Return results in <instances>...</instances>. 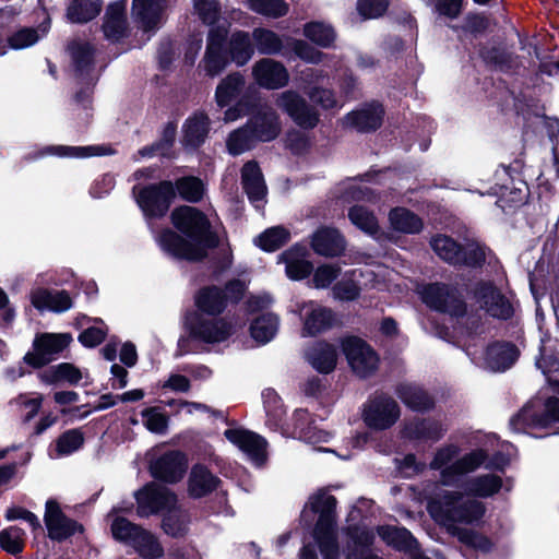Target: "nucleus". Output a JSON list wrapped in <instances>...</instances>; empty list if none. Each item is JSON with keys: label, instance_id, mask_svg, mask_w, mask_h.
<instances>
[{"label": "nucleus", "instance_id": "680f3d73", "mask_svg": "<svg viewBox=\"0 0 559 559\" xmlns=\"http://www.w3.org/2000/svg\"><path fill=\"white\" fill-rule=\"evenodd\" d=\"M250 9L263 16L280 19L289 11V5L284 0H248Z\"/></svg>", "mask_w": 559, "mask_h": 559}, {"label": "nucleus", "instance_id": "13d9d810", "mask_svg": "<svg viewBox=\"0 0 559 559\" xmlns=\"http://www.w3.org/2000/svg\"><path fill=\"white\" fill-rule=\"evenodd\" d=\"M144 427L153 433L165 435L169 426V416L158 406H150L141 412Z\"/></svg>", "mask_w": 559, "mask_h": 559}, {"label": "nucleus", "instance_id": "052dcab7", "mask_svg": "<svg viewBox=\"0 0 559 559\" xmlns=\"http://www.w3.org/2000/svg\"><path fill=\"white\" fill-rule=\"evenodd\" d=\"M141 528V525L135 524L123 516H117L110 525L112 537L129 546H131Z\"/></svg>", "mask_w": 559, "mask_h": 559}, {"label": "nucleus", "instance_id": "6e6552de", "mask_svg": "<svg viewBox=\"0 0 559 559\" xmlns=\"http://www.w3.org/2000/svg\"><path fill=\"white\" fill-rule=\"evenodd\" d=\"M341 350L353 372L360 379H368L379 369L380 356L364 338L347 335L341 338Z\"/></svg>", "mask_w": 559, "mask_h": 559}, {"label": "nucleus", "instance_id": "2eb2a0df", "mask_svg": "<svg viewBox=\"0 0 559 559\" xmlns=\"http://www.w3.org/2000/svg\"><path fill=\"white\" fill-rule=\"evenodd\" d=\"M44 522L48 531V537L59 543L84 530L82 524L64 514L59 502L55 499L46 501Z\"/></svg>", "mask_w": 559, "mask_h": 559}, {"label": "nucleus", "instance_id": "de8ad7c7", "mask_svg": "<svg viewBox=\"0 0 559 559\" xmlns=\"http://www.w3.org/2000/svg\"><path fill=\"white\" fill-rule=\"evenodd\" d=\"M350 223L367 235L374 236L379 231V222L374 213L365 205L355 204L347 213Z\"/></svg>", "mask_w": 559, "mask_h": 559}, {"label": "nucleus", "instance_id": "6ab92c4d", "mask_svg": "<svg viewBox=\"0 0 559 559\" xmlns=\"http://www.w3.org/2000/svg\"><path fill=\"white\" fill-rule=\"evenodd\" d=\"M225 438L247 453L254 462L263 463L266 460V440L260 435L238 428L224 431Z\"/></svg>", "mask_w": 559, "mask_h": 559}, {"label": "nucleus", "instance_id": "412c9836", "mask_svg": "<svg viewBox=\"0 0 559 559\" xmlns=\"http://www.w3.org/2000/svg\"><path fill=\"white\" fill-rule=\"evenodd\" d=\"M246 123L257 142H271L281 133L280 117L271 108L252 111Z\"/></svg>", "mask_w": 559, "mask_h": 559}, {"label": "nucleus", "instance_id": "8fccbe9b", "mask_svg": "<svg viewBox=\"0 0 559 559\" xmlns=\"http://www.w3.org/2000/svg\"><path fill=\"white\" fill-rule=\"evenodd\" d=\"M290 240V233L284 226H273L262 231L255 245L265 252H274L284 247Z\"/></svg>", "mask_w": 559, "mask_h": 559}, {"label": "nucleus", "instance_id": "9d476101", "mask_svg": "<svg viewBox=\"0 0 559 559\" xmlns=\"http://www.w3.org/2000/svg\"><path fill=\"white\" fill-rule=\"evenodd\" d=\"M401 409L396 401L386 393H376L364 404L362 419L374 430L391 428L400 418Z\"/></svg>", "mask_w": 559, "mask_h": 559}, {"label": "nucleus", "instance_id": "cd10ccee", "mask_svg": "<svg viewBox=\"0 0 559 559\" xmlns=\"http://www.w3.org/2000/svg\"><path fill=\"white\" fill-rule=\"evenodd\" d=\"M71 57L74 76L83 80L88 76L95 68L96 48L90 41L73 40L68 45Z\"/></svg>", "mask_w": 559, "mask_h": 559}, {"label": "nucleus", "instance_id": "473e14b6", "mask_svg": "<svg viewBox=\"0 0 559 559\" xmlns=\"http://www.w3.org/2000/svg\"><path fill=\"white\" fill-rule=\"evenodd\" d=\"M163 0H133L132 11L140 27L145 32H156L159 28Z\"/></svg>", "mask_w": 559, "mask_h": 559}, {"label": "nucleus", "instance_id": "a878e982", "mask_svg": "<svg viewBox=\"0 0 559 559\" xmlns=\"http://www.w3.org/2000/svg\"><path fill=\"white\" fill-rule=\"evenodd\" d=\"M510 185L496 183L490 188V194L498 198L496 203L503 212L521 207L527 203L530 197V188L525 181H520V187H516L513 179H510Z\"/></svg>", "mask_w": 559, "mask_h": 559}, {"label": "nucleus", "instance_id": "5fc2aeb1", "mask_svg": "<svg viewBox=\"0 0 559 559\" xmlns=\"http://www.w3.org/2000/svg\"><path fill=\"white\" fill-rule=\"evenodd\" d=\"M84 442L85 437L80 428L68 429L56 439L55 450L58 456H68L79 451Z\"/></svg>", "mask_w": 559, "mask_h": 559}, {"label": "nucleus", "instance_id": "bf43d9fd", "mask_svg": "<svg viewBox=\"0 0 559 559\" xmlns=\"http://www.w3.org/2000/svg\"><path fill=\"white\" fill-rule=\"evenodd\" d=\"M262 400L267 420L278 425L286 414L282 397L273 388H266L262 391Z\"/></svg>", "mask_w": 559, "mask_h": 559}, {"label": "nucleus", "instance_id": "7c9ffc66", "mask_svg": "<svg viewBox=\"0 0 559 559\" xmlns=\"http://www.w3.org/2000/svg\"><path fill=\"white\" fill-rule=\"evenodd\" d=\"M105 38L112 44L120 43L128 37V22L124 7L112 3L108 7L106 17L102 25Z\"/></svg>", "mask_w": 559, "mask_h": 559}, {"label": "nucleus", "instance_id": "3c124183", "mask_svg": "<svg viewBox=\"0 0 559 559\" xmlns=\"http://www.w3.org/2000/svg\"><path fill=\"white\" fill-rule=\"evenodd\" d=\"M453 535L466 547L483 554L491 552L495 547L493 542L488 536L473 528L455 527Z\"/></svg>", "mask_w": 559, "mask_h": 559}, {"label": "nucleus", "instance_id": "4be33fe9", "mask_svg": "<svg viewBox=\"0 0 559 559\" xmlns=\"http://www.w3.org/2000/svg\"><path fill=\"white\" fill-rule=\"evenodd\" d=\"M211 131V120L204 111H195L182 124V145L185 148L199 150L205 143Z\"/></svg>", "mask_w": 559, "mask_h": 559}, {"label": "nucleus", "instance_id": "c9c22d12", "mask_svg": "<svg viewBox=\"0 0 559 559\" xmlns=\"http://www.w3.org/2000/svg\"><path fill=\"white\" fill-rule=\"evenodd\" d=\"M304 248L295 245L281 254V260L285 263V272L288 278L293 281H302L313 272V264L302 259Z\"/></svg>", "mask_w": 559, "mask_h": 559}, {"label": "nucleus", "instance_id": "dca6fc26", "mask_svg": "<svg viewBox=\"0 0 559 559\" xmlns=\"http://www.w3.org/2000/svg\"><path fill=\"white\" fill-rule=\"evenodd\" d=\"M254 82L265 90H280L289 82V73L286 67L272 58H262L252 67Z\"/></svg>", "mask_w": 559, "mask_h": 559}, {"label": "nucleus", "instance_id": "49530a36", "mask_svg": "<svg viewBox=\"0 0 559 559\" xmlns=\"http://www.w3.org/2000/svg\"><path fill=\"white\" fill-rule=\"evenodd\" d=\"M503 486L502 478L496 474H484L468 480L467 491L477 498H489L497 495Z\"/></svg>", "mask_w": 559, "mask_h": 559}, {"label": "nucleus", "instance_id": "72a5a7b5", "mask_svg": "<svg viewBox=\"0 0 559 559\" xmlns=\"http://www.w3.org/2000/svg\"><path fill=\"white\" fill-rule=\"evenodd\" d=\"M190 522L189 511L177 502L163 512L160 527L166 535L173 538H182L189 532Z\"/></svg>", "mask_w": 559, "mask_h": 559}, {"label": "nucleus", "instance_id": "58836bf2", "mask_svg": "<svg viewBox=\"0 0 559 559\" xmlns=\"http://www.w3.org/2000/svg\"><path fill=\"white\" fill-rule=\"evenodd\" d=\"M245 84V78L240 72L229 73L222 79L215 90V102L217 106L225 108L235 100H238Z\"/></svg>", "mask_w": 559, "mask_h": 559}, {"label": "nucleus", "instance_id": "20e7f679", "mask_svg": "<svg viewBox=\"0 0 559 559\" xmlns=\"http://www.w3.org/2000/svg\"><path fill=\"white\" fill-rule=\"evenodd\" d=\"M427 510L436 521L444 524H474L485 516L486 506L476 499L463 500L459 491H444L440 498L428 502Z\"/></svg>", "mask_w": 559, "mask_h": 559}, {"label": "nucleus", "instance_id": "6e6d98bb", "mask_svg": "<svg viewBox=\"0 0 559 559\" xmlns=\"http://www.w3.org/2000/svg\"><path fill=\"white\" fill-rule=\"evenodd\" d=\"M257 142L248 124L245 123L242 127L234 130L227 139L228 152L234 155H240L251 150Z\"/></svg>", "mask_w": 559, "mask_h": 559}, {"label": "nucleus", "instance_id": "e433bc0d", "mask_svg": "<svg viewBox=\"0 0 559 559\" xmlns=\"http://www.w3.org/2000/svg\"><path fill=\"white\" fill-rule=\"evenodd\" d=\"M115 150L110 145H87V146H68L50 145L36 154L35 157H41L46 154H52L59 157L85 158L92 156L111 155Z\"/></svg>", "mask_w": 559, "mask_h": 559}, {"label": "nucleus", "instance_id": "603ef678", "mask_svg": "<svg viewBox=\"0 0 559 559\" xmlns=\"http://www.w3.org/2000/svg\"><path fill=\"white\" fill-rule=\"evenodd\" d=\"M304 35L311 43L322 48L332 47L336 38L335 31L331 25L316 21L305 24Z\"/></svg>", "mask_w": 559, "mask_h": 559}, {"label": "nucleus", "instance_id": "423d86ee", "mask_svg": "<svg viewBox=\"0 0 559 559\" xmlns=\"http://www.w3.org/2000/svg\"><path fill=\"white\" fill-rule=\"evenodd\" d=\"M539 401L526 403L509 420L513 432L523 433L528 429H547L559 423V397H547L542 407Z\"/></svg>", "mask_w": 559, "mask_h": 559}, {"label": "nucleus", "instance_id": "774afa93", "mask_svg": "<svg viewBox=\"0 0 559 559\" xmlns=\"http://www.w3.org/2000/svg\"><path fill=\"white\" fill-rule=\"evenodd\" d=\"M472 293L475 300L486 310L489 304L496 299V294H499L500 289L493 282L480 280L475 284Z\"/></svg>", "mask_w": 559, "mask_h": 559}, {"label": "nucleus", "instance_id": "4d7b16f0", "mask_svg": "<svg viewBox=\"0 0 559 559\" xmlns=\"http://www.w3.org/2000/svg\"><path fill=\"white\" fill-rule=\"evenodd\" d=\"M0 547L12 556H19L25 547V532L19 526H10L0 532Z\"/></svg>", "mask_w": 559, "mask_h": 559}, {"label": "nucleus", "instance_id": "7ed1b4c3", "mask_svg": "<svg viewBox=\"0 0 559 559\" xmlns=\"http://www.w3.org/2000/svg\"><path fill=\"white\" fill-rule=\"evenodd\" d=\"M429 243L439 259L459 269L483 270L487 262L491 263V258L496 259L495 252L476 239H466L462 243L449 235L437 234Z\"/></svg>", "mask_w": 559, "mask_h": 559}, {"label": "nucleus", "instance_id": "f704fd0d", "mask_svg": "<svg viewBox=\"0 0 559 559\" xmlns=\"http://www.w3.org/2000/svg\"><path fill=\"white\" fill-rule=\"evenodd\" d=\"M241 183L249 201H261L266 195L264 178L255 160L247 162L241 169Z\"/></svg>", "mask_w": 559, "mask_h": 559}, {"label": "nucleus", "instance_id": "37998d69", "mask_svg": "<svg viewBox=\"0 0 559 559\" xmlns=\"http://www.w3.org/2000/svg\"><path fill=\"white\" fill-rule=\"evenodd\" d=\"M102 7V0H72L67 8V17L71 23L85 24L100 13Z\"/></svg>", "mask_w": 559, "mask_h": 559}, {"label": "nucleus", "instance_id": "1a4fd4ad", "mask_svg": "<svg viewBox=\"0 0 559 559\" xmlns=\"http://www.w3.org/2000/svg\"><path fill=\"white\" fill-rule=\"evenodd\" d=\"M227 26L210 27L206 36V47L200 67L205 75L215 78L219 75L231 62L227 51Z\"/></svg>", "mask_w": 559, "mask_h": 559}, {"label": "nucleus", "instance_id": "69168bd1", "mask_svg": "<svg viewBox=\"0 0 559 559\" xmlns=\"http://www.w3.org/2000/svg\"><path fill=\"white\" fill-rule=\"evenodd\" d=\"M390 5V0H357L356 10L361 20L382 17Z\"/></svg>", "mask_w": 559, "mask_h": 559}, {"label": "nucleus", "instance_id": "4c0bfd02", "mask_svg": "<svg viewBox=\"0 0 559 559\" xmlns=\"http://www.w3.org/2000/svg\"><path fill=\"white\" fill-rule=\"evenodd\" d=\"M227 51L231 62L238 67L246 66L254 55L252 37L246 31H236L227 37Z\"/></svg>", "mask_w": 559, "mask_h": 559}, {"label": "nucleus", "instance_id": "2f4dec72", "mask_svg": "<svg viewBox=\"0 0 559 559\" xmlns=\"http://www.w3.org/2000/svg\"><path fill=\"white\" fill-rule=\"evenodd\" d=\"M307 357L312 368L322 374L333 372L337 365V349L326 341L317 342L308 350Z\"/></svg>", "mask_w": 559, "mask_h": 559}, {"label": "nucleus", "instance_id": "f3484780", "mask_svg": "<svg viewBox=\"0 0 559 559\" xmlns=\"http://www.w3.org/2000/svg\"><path fill=\"white\" fill-rule=\"evenodd\" d=\"M385 109L379 100L365 103L360 108L349 111L345 119L349 127L359 133L376 132L383 124Z\"/></svg>", "mask_w": 559, "mask_h": 559}, {"label": "nucleus", "instance_id": "f257e3e1", "mask_svg": "<svg viewBox=\"0 0 559 559\" xmlns=\"http://www.w3.org/2000/svg\"><path fill=\"white\" fill-rule=\"evenodd\" d=\"M173 228H162L157 243L167 254L183 261L202 262L209 250L219 246V237L207 215L200 209L182 204L169 215Z\"/></svg>", "mask_w": 559, "mask_h": 559}, {"label": "nucleus", "instance_id": "0e129e2a", "mask_svg": "<svg viewBox=\"0 0 559 559\" xmlns=\"http://www.w3.org/2000/svg\"><path fill=\"white\" fill-rule=\"evenodd\" d=\"M347 536L355 544L360 556L366 557L370 554V549L374 543V534L367 527L352 525L347 528Z\"/></svg>", "mask_w": 559, "mask_h": 559}, {"label": "nucleus", "instance_id": "c03bdc74", "mask_svg": "<svg viewBox=\"0 0 559 559\" xmlns=\"http://www.w3.org/2000/svg\"><path fill=\"white\" fill-rule=\"evenodd\" d=\"M131 547L142 559H160L165 554L158 538L144 527L139 531Z\"/></svg>", "mask_w": 559, "mask_h": 559}, {"label": "nucleus", "instance_id": "39448f33", "mask_svg": "<svg viewBox=\"0 0 559 559\" xmlns=\"http://www.w3.org/2000/svg\"><path fill=\"white\" fill-rule=\"evenodd\" d=\"M132 193L136 205L147 222L164 218L175 202L173 181L168 179L144 186H134Z\"/></svg>", "mask_w": 559, "mask_h": 559}, {"label": "nucleus", "instance_id": "a18cd8bd", "mask_svg": "<svg viewBox=\"0 0 559 559\" xmlns=\"http://www.w3.org/2000/svg\"><path fill=\"white\" fill-rule=\"evenodd\" d=\"M334 312L330 308L318 307L307 313L304 331L309 336H316L334 325Z\"/></svg>", "mask_w": 559, "mask_h": 559}, {"label": "nucleus", "instance_id": "4468645a", "mask_svg": "<svg viewBox=\"0 0 559 559\" xmlns=\"http://www.w3.org/2000/svg\"><path fill=\"white\" fill-rule=\"evenodd\" d=\"M188 456L180 450H168L152 461L148 466L151 476L164 484H177L186 475Z\"/></svg>", "mask_w": 559, "mask_h": 559}, {"label": "nucleus", "instance_id": "a211bd4d", "mask_svg": "<svg viewBox=\"0 0 559 559\" xmlns=\"http://www.w3.org/2000/svg\"><path fill=\"white\" fill-rule=\"evenodd\" d=\"M310 247L318 255L338 258L346 250V240L336 227L320 226L311 235Z\"/></svg>", "mask_w": 559, "mask_h": 559}, {"label": "nucleus", "instance_id": "bb28decb", "mask_svg": "<svg viewBox=\"0 0 559 559\" xmlns=\"http://www.w3.org/2000/svg\"><path fill=\"white\" fill-rule=\"evenodd\" d=\"M447 430L439 419L431 417L414 418L404 427L406 438L418 441L437 442L444 437Z\"/></svg>", "mask_w": 559, "mask_h": 559}, {"label": "nucleus", "instance_id": "393cba45", "mask_svg": "<svg viewBox=\"0 0 559 559\" xmlns=\"http://www.w3.org/2000/svg\"><path fill=\"white\" fill-rule=\"evenodd\" d=\"M376 531L381 540L396 551L412 554L419 550L417 538L405 526L383 524L378 525Z\"/></svg>", "mask_w": 559, "mask_h": 559}, {"label": "nucleus", "instance_id": "864d4df0", "mask_svg": "<svg viewBox=\"0 0 559 559\" xmlns=\"http://www.w3.org/2000/svg\"><path fill=\"white\" fill-rule=\"evenodd\" d=\"M286 48L288 51L287 59H290L294 55L305 62L319 64L320 62H322L324 57V53L322 51L314 48L308 41L304 39H297L290 36H288V47Z\"/></svg>", "mask_w": 559, "mask_h": 559}, {"label": "nucleus", "instance_id": "b1692460", "mask_svg": "<svg viewBox=\"0 0 559 559\" xmlns=\"http://www.w3.org/2000/svg\"><path fill=\"white\" fill-rule=\"evenodd\" d=\"M395 394L413 412L424 414L436 407L433 396L423 386L415 383H399L395 386Z\"/></svg>", "mask_w": 559, "mask_h": 559}, {"label": "nucleus", "instance_id": "f8f14e48", "mask_svg": "<svg viewBox=\"0 0 559 559\" xmlns=\"http://www.w3.org/2000/svg\"><path fill=\"white\" fill-rule=\"evenodd\" d=\"M138 515L147 518L165 512L178 502L177 495L164 485L155 481L145 484L134 492Z\"/></svg>", "mask_w": 559, "mask_h": 559}, {"label": "nucleus", "instance_id": "a19ab883", "mask_svg": "<svg viewBox=\"0 0 559 559\" xmlns=\"http://www.w3.org/2000/svg\"><path fill=\"white\" fill-rule=\"evenodd\" d=\"M479 56L495 71L509 73L514 68V53L501 44L480 48Z\"/></svg>", "mask_w": 559, "mask_h": 559}, {"label": "nucleus", "instance_id": "c85d7f7f", "mask_svg": "<svg viewBox=\"0 0 559 559\" xmlns=\"http://www.w3.org/2000/svg\"><path fill=\"white\" fill-rule=\"evenodd\" d=\"M224 290L217 285H206L199 288L194 295V305L197 312L210 317H218L226 309V298Z\"/></svg>", "mask_w": 559, "mask_h": 559}, {"label": "nucleus", "instance_id": "aec40b11", "mask_svg": "<svg viewBox=\"0 0 559 559\" xmlns=\"http://www.w3.org/2000/svg\"><path fill=\"white\" fill-rule=\"evenodd\" d=\"M519 357L520 349L510 341H492L488 343L484 353L487 366L499 372L510 369Z\"/></svg>", "mask_w": 559, "mask_h": 559}, {"label": "nucleus", "instance_id": "5701e85b", "mask_svg": "<svg viewBox=\"0 0 559 559\" xmlns=\"http://www.w3.org/2000/svg\"><path fill=\"white\" fill-rule=\"evenodd\" d=\"M221 484V478L206 465L195 463L188 477V496L192 499H202L214 492Z\"/></svg>", "mask_w": 559, "mask_h": 559}, {"label": "nucleus", "instance_id": "79ce46f5", "mask_svg": "<svg viewBox=\"0 0 559 559\" xmlns=\"http://www.w3.org/2000/svg\"><path fill=\"white\" fill-rule=\"evenodd\" d=\"M389 219L395 231L416 235L424 228V222L413 211L406 207H395L390 211Z\"/></svg>", "mask_w": 559, "mask_h": 559}, {"label": "nucleus", "instance_id": "ea45409f", "mask_svg": "<svg viewBox=\"0 0 559 559\" xmlns=\"http://www.w3.org/2000/svg\"><path fill=\"white\" fill-rule=\"evenodd\" d=\"M173 189L175 199L179 197L182 201L188 203H199L203 200L206 188L203 180L193 175H187L177 178L173 181Z\"/></svg>", "mask_w": 559, "mask_h": 559}, {"label": "nucleus", "instance_id": "ddd939ff", "mask_svg": "<svg viewBox=\"0 0 559 559\" xmlns=\"http://www.w3.org/2000/svg\"><path fill=\"white\" fill-rule=\"evenodd\" d=\"M276 106L302 130H312L320 122L318 110L294 90L283 92Z\"/></svg>", "mask_w": 559, "mask_h": 559}, {"label": "nucleus", "instance_id": "f03ea898", "mask_svg": "<svg viewBox=\"0 0 559 559\" xmlns=\"http://www.w3.org/2000/svg\"><path fill=\"white\" fill-rule=\"evenodd\" d=\"M337 499L333 495L319 491L309 498V509L312 515L318 514L313 527V538L318 544L323 559H340V546L334 533L336 525ZM302 511L301 521L306 526L312 523L313 516Z\"/></svg>", "mask_w": 559, "mask_h": 559}, {"label": "nucleus", "instance_id": "09e8293b", "mask_svg": "<svg viewBox=\"0 0 559 559\" xmlns=\"http://www.w3.org/2000/svg\"><path fill=\"white\" fill-rule=\"evenodd\" d=\"M278 319L273 313H263L250 323L251 337L261 344L269 343L276 334Z\"/></svg>", "mask_w": 559, "mask_h": 559}, {"label": "nucleus", "instance_id": "e2e57ef3", "mask_svg": "<svg viewBox=\"0 0 559 559\" xmlns=\"http://www.w3.org/2000/svg\"><path fill=\"white\" fill-rule=\"evenodd\" d=\"M193 8L201 22L211 27L218 26L222 7L218 0H193Z\"/></svg>", "mask_w": 559, "mask_h": 559}, {"label": "nucleus", "instance_id": "9b49d317", "mask_svg": "<svg viewBox=\"0 0 559 559\" xmlns=\"http://www.w3.org/2000/svg\"><path fill=\"white\" fill-rule=\"evenodd\" d=\"M185 325L192 340L206 344L223 343L233 334V324L226 319H206L199 312L189 313Z\"/></svg>", "mask_w": 559, "mask_h": 559}, {"label": "nucleus", "instance_id": "0eeeda50", "mask_svg": "<svg viewBox=\"0 0 559 559\" xmlns=\"http://www.w3.org/2000/svg\"><path fill=\"white\" fill-rule=\"evenodd\" d=\"M423 302L440 313L461 319L467 314V304L453 284L435 282L427 284L421 292Z\"/></svg>", "mask_w": 559, "mask_h": 559}, {"label": "nucleus", "instance_id": "c756f323", "mask_svg": "<svg viewBox=\"0 0 559 559\" xmlns=\"http://www.w3.org/2000/svg\"><path fill=\"white\" fill-rule=\"evenodd\" d=\"M252 40L254 48L261 55L265 56H282L288 58V36L285 37V41L274 31L265 27H255L252 31Z\"/></svg>", "mask_w": 559, "mask_h": 559}, {"label": "nucleus", "instance_id": "338daca9", "mask_svg": "<svg viewBox=\"0 0 559 559\" xmlns=\"http://www.w3.org/2000/svg\"><path fill=\"white\" fill-rule=\"evenodd\" d=\"M488 452L485 449H475L456 460L457 468L464 474L473 473L480 466H485Z\"/></svg>", "mask_w": 559, "mask_h": 559}]
</instances>
